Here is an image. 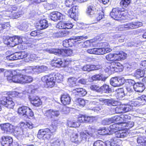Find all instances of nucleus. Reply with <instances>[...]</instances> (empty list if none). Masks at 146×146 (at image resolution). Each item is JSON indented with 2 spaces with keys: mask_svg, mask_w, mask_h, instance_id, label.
Segmentation results:
<instances>
[{
  "mask_svg": "<svg viewBox=\"0 0 146 146\" xmlns=\"http://www.w3.org/2000/svg\"><path fill=\"white\" fill-rule=\"evenodd\" d=\"M4 75L7 77V79L9 82L22 84V75L19 70L5 72Z\"/></svg>",
  "mask_w": 146,
  "mask_h": 146,
  "instance_id": "1",
  "label": "nucleus"
},
{
  "mask_svg": "<svg viewBox=\"0 0 146 146\" xmlns=\"http://www.w3.org/2000/svg\"><path fill=\"white\" fill-rule=\"evenodd\" d=\"M58 121H53L52 122V129L51 130L48 128L39 130L37 134V137L39 139H48L50 137V133L54 132L57 129Z\"/></svg>",
  "mask_w": 146,
  "mask_h": 146,
  "instance_id": "2",
  "label": "nucleus"
},
{
  "mask_svg": "<svg viewBox=\"0 0 146 146\" xmlns=\"http://www.w3.org/2000/svg\"><path fill=\"white\" fill-rule=\"evenodd\" d=\"M127 12L118 7L114 8L110 13L111 17L116 20H124L127 18Z\"/></svg>",
  "mask_w": 146,
  "mask_h": 146,
  "instance_id": "3",
  "label": "nucleus"
},
{
  "mask_svg": "<svg viewBox=\"0 0 146 146\" xmlns=\"http://www.w3.org/2000/svg\"><path fill=\"white\" fill-rule=\"evenodd\" d=\"M46 51L50 53L55 54H60L63 56H69L72 55L73 51L71 49L60 50L57 49H50L46 50Z\"/></svg>",
  "mask_w": 146,
  "mask_h": 146,
  "instance_id": "4",
  "label": "nucleus"
},
{
  "mask_svg": "<svg viewBox=\"0 0 146 146\" xmlns=\"http://www.w3.org/2000/svg\"><path fill=\"white\" fill-rule=\"evenodd\" d=\"M41 79L42 82L45 83L47 87L52 88L55 85V80L52 75H48L44 76Z\"/></svg>",
  "mask_w": 146,
  "mask_h": 146,
  "instance_id": "5",
  "label": "nucleus"
},
{
  "mask_svg": "<svg viewBox=\"0 0 146 146\" xmlns=\"http://www.w3.org/2000/svg\"><path fill=\"white\" fill-rule=\"evenodd\" d=\"M0 103L9 109L13 108L15 105V103L12 99L9 97H3L0 101Z\"/></svg>",
  "mask_w": 146,
  "mask_h": 146,
  "instance_id": "6",
  "label": "nucleus"
},
{
  "mask_svg": "<svg viewBox=\"0 0 146 146\" xmlns=\"http://www.w3.org/2000/svg\"><path fill=\"white\" fill-rule=\"evenodd\" d=\"M27 52L24 51L16 52L14 54L7 56V59L9 60H14L18 59H23L27 57Z\"/></svg>",
  "mask_w": 146,
  "mask_h": 146,
  "instance_id": "7",
  "label": "nucleus"
},
{
  "mask_svg": "<svg viewBox=\"0 0 146 146\" xmlns=\"http://www.w3.org/2000/svg\"><path fill=\"white\" fill-rule=\"evenodd\" d=\"M100 10L98 8L94 6H90L87 8L86 13L91 17L96 16L98 14H99Z\"/></svg>",
  "mask_w": 146,
  "mask_h": 146,
  "instance_id": "8",
  "label": "nucleus"
},
{
  "mask_svg": "<svg viewBox=\"0 0 146 146\" xmlns=\"http://www.w3.org/2000/svg\"><path fill=\"white\" fill-rule=\"evenodd\" d=\"M61 112L55 110L50 109L46 110L44 115L48 118H57L60 115Z\"/></svg>",
  "mask_w": 146,
  "mask_h": 146,
  "instance_id": "9",
  "label": "nucleus"
},
{
  "mask_svg": "<svg viewBox=\"0 0 146 146\" xmlns=\"http://www.w3.org/2000/svg\"><path fill=\"white\" fill-rule=\"evenodd\" d=\"M125 82L124 78L115 77L112 78L110 81V84L114 87L119 86Z\"/></svg>",
  "mask_w": 146,
  "mask_h": 146,
  "instance_id": "10",
  "label": "nucleus"
},
{
  "mask_svg": "<svg viewBox=\"0 0 146 146\" xmlns=\"http://www.w3.org/2000/svg\"><path fill=\"white\" fill-rule=\"evenodd\" d=\"M1 129L4 131V133H9L13 132L14 127L9 123L2 124L0 125Z\"/></svg>",
  "mask_w": 146,
  "mask_h": 146,
  "instance_id": "11",
  "label": "nucleus"
},
{
  "mask_svg": "<svg viewBox=\"0 0 146 146\" xmlns=\"http://www.w3.org/2000/svg\"><path fill=\"white\" fill-rule=\"evenodd\" d=\"M13 141L11 137L8 136H4L2 137L1 142L3 146H10Z\"/></svg>",
  "mask_w": 146,
  "mask_h": 146,
  "instance_id": "12",
  "label": "nucleus"
},
{
  "mask_svg": "<svg viewBox=\"0 0 146 146\" xmlns=\"http://www.w3.org/2000/svg\"><path fill=\"white\" fill-rule=\"evenodd\" d=\"M50 19L52 20L56 21L58 20L63 19L65 18V16L59 12H53L50 15Z\"/></svg>",
  "mask_w": 146,
  "mask_h": 146,
  "instance_id": "13",
  "label": "nucleus"
},
{
  "mask_svg": "<svg viewBox=\"0 0 146 146\" xmlns=\"http://www.w3.org/2000/svg\"><path fill=\"white\" fill-rule=\"evenodd\" d=\"M84 38V37L83 36L74 37L72 38H70V39L65 40L63 42V45L65 47H68L69 46V40H74V42H76L82 40Z\"/></svg>",
  "mask_w": 146,
  "mask_h": 146,
  "instance_id": "14",
  "label": "nucleus"
},
{
  "mask_svg": "<svg viewBox=\"0 0 146 146\" xmlns=\"http://www.w3.org/2000/svg\"><path fill=\"white\" fill-rule=\"evenodd\" d=\"M101 68V66L99 65H95L93 64H89L84 66L82 68V70L84 71H90L92 70H98Z\"/></svg>",
  "mask_w": 146,
  "mask_h": 146,
  "instance_id": "15",
  "label": "nucleus"
},
{
  "mask_svg": "<svg viewBox=\"0 0 146 146\" xmlns=\"http://www.w3.org/2000/svg\"><path fill=\"white\" fill-rule=\"evenodd\" d=\"M112 49L108 47L96 48V54H104L111 52Z\"/></svg>",
  "mask_w": 146,
  "mask_h": 146,
  "instance_id": "16",
  "label": "nucleus"
},
{
  "mask_svg": "<svg viewBox=\"0 0 146 146\" xmlns=\"http://www.w3.org/2000/svg\"><path fill=\"white\" fill-rule=\"evenodd\" d=\"M52 66L54 67H60V66L64 67V65L63 64V62L62 60L59 58H54L51 62V64Z\"/></svg>",
  "mask_w": 146,
  "mask_h": 146,
  "instance_id": "17",
  "label": "nucleus"
},
{
  "mask_svg": "<svg viewBox=\"0 0 146 146\" xmlns=\"http://www.w3.org/2000/svg\"><path fill=\"white\" fill-rule=\"evenodd\" d=\"M70 139L72 142L76 143H80L81 142V140L78 137V133L76 131H73L70 135Z\"/></svg>",
  "mask_w": 146,
  "mask_h": 146,
  "instance_id": "18",
  "label": "nucleus"
},
{
  "mask_svg": "<svg viewBox=\"0 0 146 146\" xmlns=\"http://www.w3.org/2000/svg\"><path fill=\"white\" fill-rule=\"evenodd\" d=\"M135 83V82L133 80H127L125 83V87L127 90L129 92H132L133 88Z\"/></svg>",
  "mask_w": 146,
  "mask_h": 146,
  "instance_id": "19",
  "label": "nucleus"
},
{
  "mask_svg": "<svg viewBox=\"0 0 146 146\" xmlns=\"http://www.w3.org/2000/svg\"><path fill=\"white\" fill-rule=\"evenodd\" d=\"M145 88V87L144 85L142 83H135L133 86V89L135 91L137 92H142Z\"/></svg>",
  "mask_w": 146,
  "mask_h": 146,
  "instance_id": "20",
  "label": "nucleus"
},
{
  "mask_svg": "<svg viewBox=\"0 0 146 146\" xmlns=\"http://www.w3.org/2000/svg\"><path fill=\"white\" fill-rule=\"evenodd\" d=\"M14 133L16 137H21L23 135H24L26 133V131L25 130H22L21 128L17 127L14 131Z\"/></svg>",
  "mask_w": 146,
  "mask_h": 146,
  "instance_id": "21",
  "label": "nucleus"
},
{
  "mask_svg": "<svg viewBox=\"0 0 146 146\" xmlns=\"http://www.w3.org/2000/svg\"><path fill=\"white\" fill-rule=\"evenodd\" d=\"M71 7L67 11L66 14L70 15L71 17L73 18L74 17V16L78 12V7L77 6H74V5Z\"/></svg>",
  "mask_w": 146,
  "mask_h": 146,
  "instance_id": "22",
  "label": "nucleus"
},
{
  "mask_svg": "<svg viewBox=\"0 0 146 146\" xmlns=\"http://www.w3.org/2000/svg\"><path fill=\"white\" fill-rule=\"evenodd\" d=\"M6 17L7 19V17H11L13 19H17L18 17H21V14L19 12H15L11 11V15L10 14V12H5Z\"/></svg>",
  "mask_w": 146,
  "mask_h": 146,
  "instance_id": "23",
  "label": "nucleus"
},
{
  "mask_svg": "<svg viewBox=\"0 0 146 146\" xmlns=\"http://www.w3.org/2000/svg\"><path fill=\"white\" fill-rule=\"evenodd\" d=\"M61 100L64 105H66L70 104L71 99L68 94H64L62 96Z\"/></svg>",
  "mask_w": 146,
  "mask_h": 146,
  "instance_id": "24",
  "label": "nucleus"
},
{
  "mask_svg": "<svg viewBox=\"0 0 146 146\" xmlns=\"http://www.w3.org/2000/svg\"><path fill=\"white\" fill-rule=\"evenodd\" d=\"M68 33V31L63 30L53 33V36L55 38L62 37L67 36Z\"/></svg>",
  "mask_w": 146,
  "mask_h": 146,
  "instance_id": "25",
  "label": "nucleus"
},
{
  "mask_svg": "<svg viewBox=\"0 0 146 146\" xmlns=\"http://www.w3.org/2000/svg\"><path fill=\"white\" fill-rule=\"evenodd\" d=\"M106 68L105 70L106 72L110 71L111 72H115V62H112L111 63H107L106 64Z\"/></svg>",
  "mask_w": 146,
  "mask_h": 146,
  "instance_id": "26",
  "label": "nucleus"
},
{
  "mask_svg": "<svg viewBox=\"0 0 146 146\" xmlns=\"http://www.w3.org/2000/svg\"><path fill=\"white\" fill-rule=\"evenodd\" d=\"M29 108L27 106H23L19 107L18 110V112L21 116L26 117V114Z\"/></svg>",
  "mask_w": 146,
  "mask_h": 146,
  "instance_id": "27",
  "label": "nucleus"
},
{
  "mask_svg": "<svg viewBox=\"0 0 146 146\" xmlns=\"http://www.w3.org/2000/svg\"><path fill=\"white\" fill-rule=\"evenodd\" d=\"M31 103L34 106L38 107L40 106L42 104L40 100L37 96L31 98Z\"/></svg>",
  "mask_w": 146,
  "mask_h": 146,
  "instance_id": "28",
  "label": "nucleus"
},
{
  "mask_svg": "<svg viewBox=\"0 0 146 146\" xmlns=\"http://www.w3.org/2000/svg\"><path fill=\"white\" fill-rule=\"evenodd\" d=\"M27 57L24 58V61L28 62L30 61H33L37 60L38 57L36 55L34 54H31L30 55H28L27 52Z\"/></svg>",
  "mask_w": 146,
  "mask_h": 146,
  "instance_id": "29",
  "label": "nucleus"
},
{
  "mask_svg": "<svg viewBox=\"0 0 146 146\" xmlns=\"http://www.w3.org/2000/svg\"><path fill=\"white\" fill-rule=\"evenodd\" d=\"M33 80V78L30 76L22 75V84L30 83L32 82Z\"/></svg>",
  "mask_w": 146,
  "mask_h": 146,
  "instance_id": "30",
  "label": "nucleus"
},
{
  "mask_svg": "<svg viewBox=\"0 0 146 146\" xmlns=\"http://www.w3.org/2000/svg\"><path fill=\"white\" fill-rule=\"evenodd\" d=\"M52 145L53 146H63L64 143L59 139H54L51 142Z\"/></svg>",
  "mask_w": 146,
  "mask_h": 146,
  "instance_id": "31",
  "label": "nucleus"
},
{
  "mask_svg": "<svg viewBox=\"0 0 146 146\" xmlns=\"http://www.w3.org/2000/svg\"><path fill=\"white\" fill-rule=\"evenodd\" d=\"M26 92H23V93L19 92L16 91H13L8 92V95H12L13 97L15 96L17 97H21L23 96L24 94H26Z\"/></svg>",
  "mask_w": 146,
  "mask_h": 146,
  "instance_id": "32",
  "label": "nucleus"
},
{
  "mask_svg": "<svg viewBox=\"0 0 146 146\" xmlns=\"http://www.w3.org/2000/svg\"><path fill=\"white\" fill-rule=\"evenodd\" d=\"M35 69H34V70L36 71V72L38 73L43 72L47 70L48 69L47 67L44 66H35Z\"/></svg>",
  "mask_w": 146,
  "mask_h": 146,
  "instance_id": "33",
  "label": "nucleus"
},
{
  "mask_svg": "<svg viewBox=\"0 0 146 146\" xmlns=\"http://www.w3.org/2000/svg\"><path fill=\"white\" fill-rule=\"evenodd\" d=\"M115 137L117 138H123L126 137L127 133L123 130H118L115 131Z\"/></svg>",
  "mask_w": 146,
  "mask_h": 146,
  "instance_id": "34",
  "label": "nucleus"
},
{
  "mask_svg": "<svg viewBox=\"0 0 146 146\" xmlns=\"http://www.w3.org/2000/svg\"><path fill=\"white\" fill-rule=\"evenodd\" d=\"M76 78L74 77L70 78L68 79L67 84L69 86L73 87L76 85Z\"/></svg>",
  "mask_w": 146,
  "mask_h": 146,
  "instance_id": "35",
  "label": "nucleus"
},
{
  "mask_svg": "<svg viewBox=\"0 0 146 146\" xmlns=\"http://www.w3.org/2000/svg\"><path fill=\"white\" fill-rule=\"evenodd\" d=\"M103 75L102 74H98L94 75L91 77L92 80H91L90 81H92L93 80H100L104 81L106 78L104 77L103 78Z\"/></svg>",
  "mask_w": 146,
  "mask_h": 146,
  "instance_id": "36",
  "label": "nucleus"
},
{
  "mask_svg": "<svg viewBox=\"0 0 146 146\" xmlns=\"http://www.w3.org/2000/svg\"><path fill=\"white\" fill-rule=\"evenodd\" d=\"M80 139L81 140V142L83 141H86L88 137L89 136L88 133L85 131H84L81 132L80 133Z\"/></svg>",
  "mask_w": 146,
  "mask_h": 146,
  "instance_id": "37",
  "label": "nucleus"
},
{
  "mask_svg": "<svg viewBox=\"0 0 146 146\" xmlns=\"http://www.w3.org/2000/svg\"><path fill=\"white\" fill-rule=\"evenodd\" d=\"M14 41V44L13 45H15L19 44H21L23 41L22 38L19 36H15L13 37Z\"/></svg>",
  "mask_w": 146,
  "mask_h": 146,
  "instance_id": "38",
  "label": "nucleus"
},
{
  "mask_svg": "<svg viewBox=\"0 0 146 146\" xmlns=\"http://www.w3.org/2000/svg\"><path fill=\"white\" fill-rule=\"evenodd\" d=\"M78 93V95L80 96H84L87 94L86 90L81 88H76L74 90Z\"/></svg>",
  "mask_w": 146,
  "mask_h": 146,
  "instance_id": "39",
  "label": "nucleus"
},
{
  "mask_svg": "<svg viewBox=\"0 0 146 146\" xmlns=\"http://www.w3.org/2000/svg\"><path fill=\"white\" fill-rule=\"evenodd\" d=\"M96 129L94 126L90 125L87 129L86 131H87L89 136H92L93 133L96 131Z\"/></svg>",
  "mask_w": 146,
  "mask_h": 146,
  "instance_id": "40",
  "label": "nucleus"
},
{
  "mask_svg": "<svg viewBox=\"0 0 146 146\" xmlns=\"http://www.w3.org/2000/svg\"><path fill=\"white\" fill-rule=\"evenodd\" d=\"M67 123L68 126L70 127H78L80 125L79 123L78 122H76L74 121H68Z\"/></svg>",
  "mask_w": 146,
  "mask_h": 146,
  "instance_id": "41",
  "label": "nucleus"
},
{
  "mask_svg": "<svg viewBox=\"0 0 146 146\" xmlns=\"http://www.w3.org/2000/svg\"><path fill=\"white\" fill-rule=\"evenodd\" d=\"M116 115L106 120L103 121V123H105V125H108L112 123L116 122Z\"/></svg>",
  "mask_w": 146,
  "mask_h": 146,
  "instance_id": "42",
  "label": "nucleus"
},
{
  "mask_svg": "<svg viewBox=\"0 0 146 146\" xmlns=\"http://www.w3.org/2000/svg\"><path fill=\"white\" fill-rule=\"evenodd\" d=\"M145 74V72L143 70H141L140 69L136 70L134 75L135 77L137 78L142 77L144 76Z\"/></svg>",
  "mask_w": 146,
  "mask_h": 146,
  "instance_id": "43",
  "label": "nucleus"
},
{
  "mask_svg": "<svg viewBox=\"0 0 146 146\" xmlns=\"http://www.w3.org/2000/svg\"><path fill=\"white\" fill-rule=\"evenodd\" d=\"M104 92L110 93L111 92V89L109 87V86L106 84H104L100 88Z\"/></svg>",
  "mask_w": 146,
  "mask_h": 146,
  "instance_id": "44",
  "label": "nucleus"
},
{
  "mask_svg": "<svg viewBox=\"0 0 146 146\" xmlns=\"http://www.w3.org/2000/svg\"><path fill=\"white\" fill-rule=\"evenodd\" d=\"M54 78H55V81H56L58 83H60L62 81L64 76L62 74L57 73L55 75Z\"/></svg>",
  "mask_w": 146,
  "mask_h": 146,
  "instance_id": "45",
  "label": "nucleus"
},
{
  "mask_svg": "<svg viewBox=\"0 0 146 146\" xmlns=\"http://www.w3.org/2000/svg\"><path fill=\"white\" fill-rule=\"evenodd\" d=\"M29 25L27 23H23L19 26V28L21 30L25 31H28Z\"/></svg>",
  "mask_w": 146,
  "mask_h": 146,
  "instance_id": "46",
  "label": "nucleus"
},
{
  "mask_svg": "<svg viewBox=\"0 0 146 146\" xmlns=\"http://www.w3.org/2000/svg\"><path fill=\"white\" fill-rule=\"evenodd\" d=\"M142 104V102L140 101L138 98L135 100L132 101L131 102V106L133 108V107L139 106Z\"/></svg>",
  "mask_w": 146,
  "mask_h": 146,
  "instance_id": "47",
  "label": "nucleus"
},
{
  "mask_svg": "<svg viewBox=\"0 0 146 146\" xmlns=\"http://www.w3.org/2000/svg\"><path fill=\"white\" fill-rule=\"evenodd\" d=\"M130 2V0H121L120 2V5L122 8H125L128 6Z\"/></svg>",
  "mask_w": 146,
  "mask_h": 146,
  "instance_id": "48",
  "label": "nucleus"
},
{
  "mask_svg": "<svg viewBox=\"0 0 146 146\" xmlns=\"http://www.w3.org/2000/svg\"><path fill=\"white\" fill-rule=\"evenodd\" d=\"M77 0H66L64 3L65 6L68 7H71L74 5V2Z\"/></svg>",
  "mask_w": 146,
  "mask_h": 146,
  "instance_id": "49",
  "label": "nucleus"
},
{
  "mask_svg": "<svg viewBox=\"0 0 146 146\" xmlns=\"http://www.w3.org/2000/svg\"><path fill=\"white\" fill-rule=\"evenodd\" d=\"M121 119L122 123L123 124L126 123L128 120L130 119L131 117L127 115L123 114L121 115Z\"/></svg>",
  "mask_w": 146,
  "mask_h": 146,
  "instance_id": "50",
  "label": "nucleus"
},
{
  "mask_svg": "<svg viewBox=\"0 0 146 146\" xmlns=\"http://www.w3.org/2000/svg\"><path fill=\"white\" fill-rule=\"evenodd\" d=\"M115 72L122 71L123 68L122 65L118 62H115Z\"/></svg>",
  "mask_w": 146,
  "mask_h": 146,
  "instance_id": "51",
  "label": "nucleus"
},
{
  "mask_svg": "<svg viewBox=\"0 0 146 146\" xmlns=\"http://www.w3.org/2000/svg\"><path fill=\"white\" fill-rule=\"evenodd\" d=\"M40 26L41 29H45L48 27L47 21L45 19L40 21Z\"/></svg>",
  "mask_w": 146,
  "mask_h": 146,
  "instance_id": "52",
  "label": "nucleus"
},
{
  "mask_svg": "<svg viewBox=\"0 0 146 146\" xmlns=\"http://www.w3.org/2000/svg\"><path fill=\"white\" fill-rule=\"evenodd\" d=\"M124 112H127L133 110V108L130 105H122Z\"/></svg>",
  "mask_w": 146,
  "mask_h": 146,
  "instance_id": "53",
  "label": "nucleus"
},
{
  "mask_svg": "<svg viewBox=\"0 0 146 146\" xmlns=\"http://www.w3.org/2000/svg\"><path fill=\"white\" fill-rule=\"evenodd\" d=\"M106 101L107 102L106 105L109 106H115L118 104V102L114 100H108Z\"/></svg>",
  "mask_w": 146,
  "mask_h": 146,
  "instance_id": "54",
  "label": "nucleus"
},
{
  "mask_svg": "<svg viewBox=\"0 0 146 146\" xmlns=\"http://www.w3.org/2000/svg\"><path fill=\"white\" fill-rule=\"evenodd\" d=\"M34 69H35V66L28 67L25 69L23 70V73H24V71L27 73H30L33 72H36V71L34 70Z\"/></svg>",
  "mask_w": 146,
  "mask_h": 146,
  "instance_id": "55",
  "label": "nucleus"
},
{
  "mask_svg": "<svg viewBox=\"0 0 146 146\" xmlns=\"http://www.w3.org/2000/svg\"><path fill=\"white\" fill-rule=\"evenodd\" d=\"M119 125L118 123H115L112 125H110V128L111 131L114 132L115 130H118L119 129Z\"/></svg>",
  "mask_w": 146,
  "mask_h": 146,
  "instance_id": "56",
  "label": "nucleus"
},
{
  "mask_svg": "<svg viewBox=\"0 0 146 146\" xmlns=\"http://www.w3.org/2000/svg\"><path fill=\"white\" fill-rule=\"evenodd\" d=\"M123 126H125L127 129H129L132 127L134 125V123L132 121H128L123 124Z\"/></svg>",
  "mask_w": 146,
  "mask_h": 146,
  "instance_id": "57",
  "label": "nucleus"
},
{
  "mask_svg": "<svg viewBox=\"0 0 146 146\" xmlns=\"http://www.w3.org/2000/svg\"><path fill=\"white\" fill-rule=\"evenodd\" d=\"M118 92H117V96L119 98L121 99L125 96L123 89L120 88L118 90Z\"/></svg>",
  "mask_w": 146,
  "mask_h": 146,
  "instance_id": "58",
  "label": "nucleus"
},
{
  "mask_svg": "<svg viewBox=\"0 0 146 146\" xmlns=\"http://www.w3.org/2000/svg\"><path fill=\"white\" fill-rule=\"evenodd\" d=\"M76 102L80 106L83 107L85 105V101L82 99L81 98H78L77 99Z\"/></svg>",
  "mask_w": 146,
  "mask_h": 146,
  "instance_id": "59",
  "label": "nucleus"
},
{
  "mask_svg": "<svg viewBox=\"0 0 146 146\" xmlns=\"http://www.w3.org/2000/svg\"><path fill=\"white\" fill-rule=\"evenodd\" d=\"M114 53H110L106 55V59L108 61H114Z\"/></svg>",
  "mask_w": 146,
  "mask_h": 146,
  "instance_id": "60",
  "label": "nucleus"
},
{
  "mask_svg": "<svg viewBox=\"0 0 146 146\" xmlns=\"http://www.w3.org/2000/svg\"><path fill=\"white\" fill-rule=\"evenodd\" d=\"M120 140L117 138L116 137L110 140V145L111 146H113L117 144V143Z\"/></svg>",
  "mask_w": 146,
  "mask_h": 146,
  "instance_id": "61",
  "label": "nucleus"
},
{
  "mask_svg": "<svg viewBox=\"0 0 146 146\" xmlns=\"http://www.w3.org/2000/svg\"><path fill=\"white\" fill-rule=\"evenodd\" d=\"M145 137L144 136H140L138 137L137 138V141L138 143L143 145V142L144 141V139Z\"/></svg>",
  "mask_w": 146,
  "mask_h": 146,
  "instance_id": "62",
  "label": "nucleus"
},
{
  "mask_svg": "<svg viewBox=\"0 0 146 146\" xmlns=\"http://www.w3.org/2000/svg\"><path fill=\"white\" fill-rule=\"evenodd\" d=\"M94 146H106L105 143L101 141H97L95 142L93 145Z\"/></svg>",
  "mask_w": 146,
  "mask_h": 146,
  "instance_id": "63",
  "label": "nucleus"
},
{
  "mask_svg": "<svg viewBox=\"0 0 146 146\" xmlns=\"http://www.w3.org/2000/svg\"><path fill=\"white\" fill-rule=\"evenodd\" d=\"M90 88L92 90L99 92L100 88L97 85L94 84L90 86Z\"/></svg>",
  "mask_w": 146,
  "mask_h": 146,
  "instance_id": "64",
  "label": "nucleus"
}]
</instances>
